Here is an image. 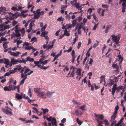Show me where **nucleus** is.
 Wrapping results in <instances>:
<instances>
[{
	"mask_svg": "<svg viewBox=\"0 0 126 126\" xmlns=\"http://www.w3.org/2000/svg\"><path fill=\"white\" fill-rule=\"evenodd\" d=\"M112 93L113 95L116 91H117L116 93L118 94L120 93V97H122L123 95V93L125 92V90L122 86H118L116 84H114L112 88Z\"/></svg>",
	"mask_w": 126,
	"mask_h": 126,
	"instance_id": "f257e3e1",
	"label": "nucleus"
},
{
	"mask_svg": "<svg viewBox=\"0 0 126 126\" xmlns=\"http://www.w3.org/2000/svg\"><path fill=\"white\" fill-rule=\"evenodd\" d=\"M114 44H112V43H111L109 45V46H112L113 49L115 50H116L118 51H119L118 49L120 48V45L119 44V43H114Z\"/></svg>",
	"mask_w": 126,
	"mask_h": 126,
	"instance_id": "f03ea898",
	"label": "nucleus"
},
{
	"mask_svg": "<svg viewBox=\"0 0 126 126\" xmlns=\"http://www.w3.org/2000/svg\"><path fill=\"white\" fill-rule=\"evenodd\" d=\"M111 37H112V40L114 43H119V41L120 37V35H118L116 36L113 34L111 35Z\"/></svg>",
	"mask_w": 126,
	"mask_h": 126,
	"instance_id": "7ed1b4c3",
	"label": "nucleus"
},
{
	"mask_svg": "<svg viewBox=\"0 0 126 126\" xmlns=\"http://www.w3.org/2000/svg\"><path fill=\"white\" fill-rule=\"evenodd\" d=\"M73 6L77 8L79 10H80V12L79 13L82 12L83 11L82 10L84 6L85 5L84 4H82L80 6V3L79 2H78L77 4H73Z\"/></svg>",
	"mask_w": 126,
	"mask_h": 126,
	"instance_id": "20e7f679",
	"label": "nucleus"
},
{
	"mask_svg": "<svg viewBox=\"0 0 126 126\" xmlns=\"http://www.w3.org/2000/svg\"><path fill=\"white\" fill-rule=\"evenodd\" d=\"M11 26L9 25H6L4 24L0 25V31H3L6 29H7L11 27Z\"/></svg>",
	"mask_w": 126,
	"mask_h": 126,
	"instance_id": "39448f33",
	"label": "nucleus"
},
{
	"mask_svg": "<svg viewBox=\"0 0 126 126\" xmlns=\"http://www.w3.org/2000/svg\"><path fill=\"white\" fill-rule=\"evenodd\" d=\"M76 68L74 66H71L70 67V70L71 72V74L69 76V77H74V75L76 72Z\"/></svg>",
	"mask_w": 126,
	"mask_h": 126,
	"instance_id": "423d86ee",
	"label": "nucleus"
},
{
	"mask_svg": "<svg viewBox=\"0 0 126 126\" xmlns=\"http://www.w3.org/2000/svg\"><path fill=\"white\" fill-rule=\"evenodd\" d=\"M122 2V12L124 13L125 12L126 7V0H120L119 2V4H121Z\"/></svg>",
	"mask_w": 126,
	"mask_h": 126,
	"instance_id": "0eeeda50",
	"label": "nucleus"
},
{
	"mask_svg": "<svg viewBox=\"0 0 126 126\" xmlns=\"http://www.w3.org/2000/svg\"><path fill=\"white\" fill-rule=\"evenodd\" d=\"M7 108L8 109H2L3 112L9 115L10 116L12 115L13 114L11 110L8 107H7Z\"/></svg>",
	"mask_w": 126,
	"mask_h": 126,
	"instance_id": "6e6552de",
	"label": "nucleus"
},
{
	"mask_svg": "<svg viewBox=\"0 0 126 126\" xmlns=\"http://www.w3.org/2000/svg\"><path fill=\"white\" fill-rule=\"evenodd\" d=\"M30 44L27 42H25L23 45L24 47L27 50H30L32 48H33L32 47H30Z\"/></svg>",
	"mask_w": 126,
	"mask_h": 126,
	"instance_id": "1a4fd4ad",
	"label": "nucleus"
},
{
	"mask_svg": "<svg viewBox=\"0 0 126 126\" xmlns=\"http://www.w3.org/2000/svg\"><path fill=\"white\" fill-rule=\"evenodd\" d=\"M30 71V69L29 67H27L26 66H25L21 69V73H24V74H26L28 72Z\"/></svg>",
	"mask_w": 126,
	"mask_h": 126,
	"instance_id": "9d476101",
	"label": "nucleus"
},
{
	"mask_svg": "<svg viewBox=\"0 0 126 126\" xmlns=\"http://www.w3.org/2000/svg\"><path fill=\"white\" fill-rule=\"evenodd\" d=\"M39 95L43 99H46L47 98V92L43 91L39 93Z\"/></svg>",
	"mask_w": 126,
	"mask_h": 126,
	"instance_id": "9b49d317",
	"label": "nucleus"
},
{
	"mask_svg": "<svg viewBox=\"0 0 126 126\" xmlns=\"http://www.w3.org/2000/svg\"><path fill=\"white\" fill-rule=\"evenodd\" d=\"M6 9L4 7H1L0 8V14L4 15L6 14Z\"/></svg>",
	"mask_w": 126,
	"mask_h": 126,
	"instance_id": "f8f14e48",
	"label": "nucleus"
},
{
	"mask_svg": "<svg viewBox=\"0 0 126 126\" xmlns=\"http://www.w3.org/2000/svg\"><path fill=\"white\" fill-rule=\"evenodd\" d=\"M117 114L113 113V115H112L110 119V122H116V121L115 120V119L117 117Z\"/></svg>",
	"mask_w": 126,
	"mask_h": 126,
	"instance_id": "ddd939ff",
	"label": "nucleus"
},
{
	"mask_svg": "<svg viewBox=\"0 0 126 126\" xmlns=\"http://www.w3.org/2000/svg\"><path fill=\"white\" fill-rule=\"evenodd\" d=\"M76 73V75L79 76L83 77V73L81 74V71L80 68H78L77 69Z\"/></svg>",
	"mask_w": 126,
	"mask_h": 126,
	"instance_id": "4468645a",
	"label": "nucleus"
},
{
	"mask_svg": "<svg viewBox=\"0 0 126 126\" xmlns=\"http://www.w3.org/2000/svg\"><path fill=\"white\" fill-rule=\"evenodd\" d=\"M11 63L12 64L14 65L19 62V61L13 58H11Z\"/></svg>",
	"mask_w": 126,
	"mask_h": 126,
	"instance_id": "2eb2a0df",
	"label": "nucleus"
},
{
	"mask_svg": "<svg viewBox=\"0 0 126 126\" xmlns=\"http://www.w3.org/2000/svg\"><path fill=\"white\" fill-rule=\"evenodd\" d=\"M34 21H32L30 24V25H29V29H30L28 30H27V32H30L31 30L32 29V27L33 26V25L34 23Z\"/></svg>",
	"mask_w": 126,
	"mask_h": 126,
	"instance_id": "dca6fc26",
	"label": "nucleus"
},
{
	"mask_svg": "<svg viewBox=\"0 0 126 126\" xmlns=\"http://www.w3.org/2000/svg\"><path fill=\"white\" fill-rule=\"evenodd\" d=\"M69 30H67V29H66L64 31V35L67 36H69L70 34L69 33Z\"/></svg>",
	"mask_w": 126,
	"mask_h": 126,
	"instance_id": "f3484780",
	"label": "nucleus"
},
{
	"mask_svg": "<svg viewBox=\"0 0 126 126\" xmlns=\"http://www.w3.org/2000/svg\"><path fill=\"white\" fill-rule=\"evenodd\" d=\"M95 116L96 118V119H98L99 120L100 119L101 120H102L104 118V116L102 115H97L95 114Z\"/></svg>",
	"mask_w": 126,
	"mask_h": 126,
	"instance_id": "a211bd4d",
	"label": "nucleus"
},
{
	"mask_svg": "<svg viewBox=\"0 0 126 126\" xmlns=\"http://www.w3.org/2000/svg\"><path fill=\"white\" fill-rule=\"evenodd\" d=\"M21 54V53L19 51H17L16 52H13L12 56L15 57H18L19 56V55Z\"/></svg>",
	"mask_w": 126,
	"mask_h": 126,
	"instance_id": "6ab92c4d",
	"label": "nucleus"
},
{
	"mask_svg": "<svg viewBox=\"0 0 126 126\" xmlns=\"http://www.w3.org/2000/svg\"><path fill=\"white\" fill-rule=\"evenodd\" d=\"M52 125L53 126H57L56 121L55 118H53V119L51 121Z\"/></svg>",
	"mask_w": 126,
	"mask_h": 126,
	"instance_id": "aec40b11",
	"label": "nucleus"
},
{
	"mask_svg": "<svg viewBox=\"0 0 126 126\" xmlns=\"http://www.w3.org/2000/svg\"><path fill=\"white\" fill-rule=\"evenodd\" d=\"M28 75L27 74H24V73H22L21 74V77L22 78H23V79L25 80L27 78V76Z\"/></svg>",
	"mask_w": 126,
	"mask_h": 126,
	"instance_id": "412c9836",
	"label": "nucleus"
},
{
	"mask_svg": "<svg viewBox=\"0 0 126 126\" xmlns=\"http://www.w3.org/2000/svg\"><path fill=\"white\" fill-rule=\"evenodd\" d=\"M4 63L7 65H10V62L8 59L5 58H3Z\"/></svg>",
	"mask_w": 126,
	"mask_h": 126,
	"instance_id": "4be33fe9",
	"label": "nucleus"
},
{
	"mask_svg": "<svg viewBox=\"0 0 126 126\" xmlns=\"http://www.w3.org/2000/svg\"><path fill=\"white\" fill-rule=\"evenodd\" d=\"M38 67L40 68L41 69L46 70L47 68H48L49 67V66H48L46 67H45L43 66H41V65L39 64L37 65Z\"/></svg>",
	"mask_w": 126,
	"mask_h": 126,
	"instance_id": "5701e85b",
	"label": "nucleus"
},
{
	"mask_svg": "<svg viewBox=\"0 0 126 126\" xmlns=\"http://www.w3.org/2000/svg\"><path fill=\"white\" fill-rule=\"evenodd\" d=\"M15 95L16 98L18 100L21 99L22 98V96L19 94L16 93Z\"/></svg>",
	"mask_w": 126,
	"mask_h": 126,
	"instance_id": "b1692460",
	"label": "nucleus"
},
{
	"mask_svg": "<svg viewBox=\"0 0 126 126\" xmlns=\"http://www.w3.org/2000/svg\"><path fill=\"white\" fill-rule=\"evenodd\" d=\"M53 93V92H47V96L49 98L51 97L52 95V94Z\"/></svg>",
	"mask_w": 126,
	"mask_h": 126,
	"instance_id": "393cba45",
	"label": "nucleus"
},
{
	"mask_svg": "<svg viewBox=\"0 0 126 126\" xmlns=\"http://www.w3.org/2000/svg\"><path fill=\"white\" fill-rule=\"evenodd\" d=\"M123 120V118H122L118 122L117 124H116L115 125L116 126H122V121Z\"/></svg>",
	"mask_w": 126,
	"mask_h": 126,
	"instance_id": "a878e982",
	"label": "nucleus"
},
{
	"mask_svg": "<svg viewBox=\"0 0 126 126\" xmlns=\"http://www.w3.org/2000/svg\"><path fill=\"white\" fill-rule=\"evenodd\" d=\"M114 83V81L112 79H110L109 81V83L108 84L109 85V86H111Z\"/></svg>",
	"mask_w": 126,
	"mask_h": 126,
	"instance_id": "bb28decb",
	"label": "nucleus"
},
{
	"mask_svg": "<svg viewBox=\"0 0 126 126\" xmlns=\"http://www.w3.org/2000/svg\"><path fill=\"white\" fill-rule=\"evenodd\" d=\"M9 14L10 16L11 17V18L12 19H14L16 18L15 16L16 15V14H13V13H10Z\"/></svg>",
	"mask_w": 126,
	"mask_h": 126,
	"instance_id": "cd10ccee",
	"label": "nucleus"
},
{
	"mask_svg": "<svg viewBox=\"0 0 126 126\" xmlns=\"http://www.w3.org/2000/svg\"><path fill=\"white\" fill-rule=\"evenodd\" d=\"M34 61V59L33 58H31L29 56H28L27 58L26 61H29L30 62L33 61Z\"/></svg>",
	"mask_w": 126,
	"mask_h": 126,
	"instance_id": "c85d7f7f",
	"label": "nucleus"
},
{
	"mask_svg": "<svg viewBox=\"0 0 126 126\" xmlns=\"http://www.w3.org/2000/svg\"><path fill=\"white\" fill-rule=\"evenodd\" d=\"M104 82H105V76H102L100 77V82L101 83H103Z\"/></svg>",
	"mask_w": 126,
	"mask_h": 126,
	"instance_id": "c756f323",
	"label": "nucleus"
},
{
	"mask_svg": "<svg viewBox=\"0 0 126 126\" xmlns=\"http://www.w3.org/2000/svg\"><path fill=\"white\" fill-rule=\"evenodd\" d=\"M118 60L120 62L119 63L120 64V63H122V62L123 61V58L121 55H118Z\"/></svg>",
	"mask_w": 126,
	"mask_h": 126,
	"instance_id": "7c9ffc66",
	"label": "nucleus"
},
{
	"mask_svg": "<svg viewBox=\"0 0 126 126\" xmlns=\"http://www.w3.org/2000/svg\"><path fill=\"white\" fill-rule=\"evenodd\" d=\"M119 109V107L117 105L115 107V111L114 112V113L115 114H117L118 113V110Z\"/></svg>",
	"mask_w": 126,
	"mask_h": 126,
	"instance_id": "2f4dec72",
	"label": "nucleus"
},
{
	"mask_svg": "<svg viewBox=\"0 0 126 126\" xmlns=\"http://www.w3.org/2000/svg\"><path fill=\"white\" fill-rule=\"evenodd\" d=\"M76 121L77 123L80 126L83 123V122L79 120L78 118H77Z\"/></svg>",
	"mask_w": 126,
	"mask_h": 126,
	"instance_id": "473e14b6",
	"label": "nucleus"
},
{
	"mask_svg": "<svg viewBox=\"0 0 126 126\" xmlns=\"http://www.w3.org/2000/svg\"><path fill=\"white\" fill-rule=\"evenodd\" d=\"M19 89H20V86L19 85L17 86H14V89L13 90H14L16 89H17V91L18 92H19Z\"/></svg>",
	"mask_w": 126,
	"mask_h": 126,
	"instance_id": "72a5a7b5",
	"label": "nucleus"
},
{
	"mask_svg": "<svg viewBox=\"0 0 126 126\" xmlns=\"http://www.w3.org/2000/svg\"><path fill=\"white\" fill-rule=\"evenodd\" d=\"M41 110L43 111V113L44 114H45L47 112H48L49 111V110L47 109H44L42 108Z\"/></svg>",
	"mask_w": 126,
	"mask_h": 126,
	"instance_id": "f704fd0d",
	"label": "nucleus"
},
{
	"mask_svg": "<svg viewBox=\"0 0 126 126\" xmlns=\"http://www.w3.org/2000/svg\"><path fill=\"white\" fill-rule=\"evenodd\" d=\"M86 107V105H84L82 106L79 107V109L84 110H85Z\"/></svg>",
	"mask_w": 126,
	"mask_h": 126,
	"instance_id": "c9c22d12",
	"label": "nucleus"
},
{
	"mask_svg": "<svg viewBox=\"0 0 126 126\" xmlns=\"http://www.w3.org/2000/svg\"><path fill=\"white\" fill-rule=\"evenodd\" d=\"M113 79H112L114 82H117L118 80V78L114 76H113Z\"/></svg>",
	"mask_w": 126,
	"mask_h": 126,
	"instance_id": "e433bc0d",
	"label": "nucleus"
},
{
	"mask_svg": "<svg viewBox=\"0 0 126 126\" xmlns=\"http://www.w3.org/2000/svg\"><path fill=\"white\" fill-rule=\"evenodd\" d=\"M72 101L73 103L75 104L78 105H80L81 104V103H80L77 102V101L75 100H73Z\"/></svg>",
	"mask_w": 126,
	"mask_h": 126,
	"instance_id": "4c0bfd02",
	"label": "nucleus"
},
{
	"mask_svg": "<svg viewBox=\"0 0 126 126\" xmlns=\"http://www.w3.org/2000/svg\"><path fill=\"white\" fill-rule=\"evenodd\" d=\"M19 26V25H17L15 27V28L16 30L15 31L16 32H18V31L20 30V29L19 27H18Z\"/></svg>",
	"mask_w": 126,
	"mask_h": 126,
	"instance_id": "58836bf2",
	"label": "nucleus"
},
{
	"mask_svg": "<svg viewBox=\"0 0 126 126\" xmlns=\"http://www.w3.org/2000/svg\"><path fill=\"white\" fill-rule=\"evenodd\" d=\"M47 25L46 24L44 25V26L42 28L41 30L42 32H44V31H45V30L47 27Z\"/></svg>",
	"mask_w": 126,
	"mask_h": 126,
	"instance_id": "ea45409f",
	"label": "nucleus"
},
{
	"mask_svg": "<svg viewBox=\"0 0 126 126\" xmlns=\"http://www.w3.org/2000/svg\"><path fill=\"white\" fill-rule=\"evenodd\" d=\"M112 67L114 68H116V70H118L119 67L117 64H113L112 65Z\"/></svg>",
	"mask_w": 126,
	"mask_h": 126,
	"instance_id": "a19ab883",
	"label": "nucleus"
},
{
	"mask_svg": "<svg viewBox=\"0 0 126 126\" xmlns=\"http://www.w3.org/2000/svg\"><path fill=\"white\" fill-rule=\"evenodd\" d=\"M48 33V32H47L46 31H44V32H42L41 34V37H43V36H45Z\"/></svg>",
	"mask_w": 126,
	"mask_h": 126,
	"instance_id": "79ce46f5",
	"label": "nucleus"
},
{
	"mask_svg": "<svg viewBox=\"0 0 126 126\" xmlns=\"http://www.w3.org/2000/svg\"><path fill=\"white\" fill-rule=\"evenodd\" d=\"M16 67L19 71H20L22 68V67H21V65L19 64L18 65H17Z\"/></svg>",
	"mask_w": 126,
	"mask_h": 126,
	"instance_id": "37998d69",
	"label": "nucleus"
},
{
	"mask_svg": "<svg viewBox=\"0 0 126 126\" xmlns=\"http://www.w3.org/2000/svg\"><path fill=\"white\" fill-rule=\"evenodd\" d=\"M63 20L64 18H63L62 16H61L57 19V20L59 22H61L62 21H63Z\"/></svg>",
	"mask_w": 126,
	"mask_h": 126,
	"instance_id": "c03bdc74",
	"label": "nucleus"
},
{
	"mask_svg": "<svg viewBox=\"0 0 126 126\" xmlns=\"http://www.w3.org/2000/svg\"><path fill=\"white\" fill-rule=\"evenodd\" d=\"M62 50H61L60 52V53L57 55H55V56L57 58L59 57L62 54Z\"/></svg>",
	"mask_w": 126,
	"mask_h": 126,
	"instance_id": "a18cd8bd",
	"label": "nucleus"
},
{
	"mask_svg": "<svg viewBox=\"0 0 126 126\" xmlns=\"http://www.w3.org/2000/svg\"><path fill=\"white\" fill-rule=\"evenodd\" d=\"M22 41L21 40H18L17 41V47H19V45L22 43Z\"/></svg>",
	"mask_w": 126,
	"mask_h": 126,
	"instance_id": "49530a36",
	"label": "nucleus"
},
{
	"mask_svg": "<svg viewBox=\"0 0 126 126\" xmlns=\"http://www.w3.org/2000/svg\"><path fill=\"white\" fill-rule=\"evenodd\" d=\"M75 51L74 50H73L71 52V55L72 58L76 57V56H75Z\"/></svg>",
	"mask_w": 126,
	"mask_h": 126,
	"instance_id": "de8ad7c7",
	"label": "nucleus"
},
{
	"mask_svg": "<svg viewBox=\"0 0 126 126\" xmlns=\"http://www.w3.org/2000/svg\"><path fill=\"white\" fill-rule=\"evenodd\" d=\"M94 18V19L96 21H98V19L97 18V17L96 16L95 14H92Z\"/></svg>",
	"mask_w": 126,
	"mask_h": 126,
	"instance_id": "09e8293b",
	"label": "nucleus"
},
{
	"mask_svg": "<svg viewBox=\"0 0 126 126\" xmlns=\"http://www.w3.org/2000/svg\"><path fill=\"white\" fill-rule=\"evenodd\" d=\"M104 122H105V126H108L109 124L107 120H104Z\"/></svg>",
	"mask_w": 126,
	"mask_h": 126,
	"instance_id": "8fccbe9b",
	"label": "nucleus"
},
{
	"mask_svg": "<svg viewBox=\"0 0 126 126\" xmlns=\"http://www.w3.org/2000/svg\"><path fill=\"white\" fill-rule=\"evenodd\" d=\"M87 78V77H85L84 78V79L82 80V84H81V85H82V83H83V82H84V83H86V84H87V81L86 80V79Z\"/></svg>",
	"mask_w": 126,
	"mask_h": 126,
	"instance_id": "3c124183",
	"label": "nucleus"
},
{
	"mask_svg": "<svg viewBox=\"0 0 126 126\" xmlns=\"http://www.w3.org/2000/svg\"><path fill=\"white\" fill-rule=\"evenodd\" d=\"M20 32L21 33L23 34V35L24 34L25 32V29L24 28H22L21 30H20Z\"/></svg>",
	"mask_w": 126,
	"mask_h": 126,
	"instance_id": "603ef678",
	"label": "nucleus"
},
{
	"mask_svg": "<svg viewBox=\"0 0 126 126\" xmlns=\"http://www.w3.org/2000/svg\"><path fill=\"white\" fill-rule=\"evenodd\" d=\"M47 50H48L49 49H51L52 48H53V46L52 45L51 46H47Z\"/></svg>",
	"mask_w": 126,
	"mask_h": 126,
	"instance_id": "864d4df0",
	"label": "nucleus"
},
{
	"mask_svg": "<svg viewBox=\"0 0 126 126\" xmlns=\"http://www.w3.org/2000/svg\"><path fill=\"white\" fill-rule=\"evenodd\" d=\"M36 38L35 37H33L32 38L31 40V42H33V43L36 40Z\"/></svg>",
	"mask_w": 126,
	"mask_h": 126,
	"instance_id": "5fc2aeb1",
	"label": "nucleus"
},
{
	"mask_svg": "<svg viewBox=\"0 0 126 126\" xmlns=\"http://www.w3.org/2000/svg\"><path fill=\"white\" fill-rule=\"evenodd\" d=\"M96 120L97 122L99 123V125H101L103 123V122L100 121L98 119H96Z\"/></svg>",
	"mask_w": 126,
	"mask_h": 126,
	"instance_id": "6e6d98bb",
	"label": "nucleus"
},
{
	"mask_svg": "<svg viewBox=\"0 0 126 126\" xmlns=\"http://www.w3.org/2000/svg\"><path fill=\"white\" fill-rule=\"evenodd\" d=\"M23 8V7L21 6H17V10L18 11L20 10H21Z\"/></svg>",
	"mask_w": 126,
	"mask_h": 126,
	"instance_id": "4d7b16f0",
	"label": "nucleus"
},
{
	"mask_svg": "<svg viewBox=\"0 0 126 126\" xmlns=\"http://www.w3.org/2000/svg\"><path fill=\"white\" fill-rule=\"evenodd\" d=\"M46 119L49 121H51L53 119V118H52L51 116H50L49 118L47 117Z\"/></svg>",
	"mask_w": 126,
	"mask_h": 126,
	"instance_id": "13d9d810",
	"label": "nucleus"
},
{
	"mask_svg": "<svg viewBox=\"0 0 126 126\" xmlns=\"http://www.w3.org/2000/svg\"><path fill=\"white\" fill-rule=\"evenodd\" d=\"M4 90L5 91H11V90L9 89L7 87H4Z\"/></svg>",
	"mask_w": 126,
	"mask_h": 126,
	"instance_id": "bf43d9fd",
	"label": "nucleus"
},
{
	"mask_svg": "<svg viewBox=\"0 0 126 126\" xmlns=\"http://www.w3.org/2000/svg\"><path fill=\"white\" fill-rule=\"evenodd\" d=\"M67 5H66L65 6L62 5L61 6V8L62 9L65 10L67 8Z\"/></svg>",
	"mask_w": 126,
	"mask_h": 126,
	"instance_id": "052dcab7",
	"label": "nucleus"
},
{
	"mask_svg": "<svg viewBox=\"0 0 126 126\" xmlns=\"http://www.w3.org/2000/svg\"><path fill=\"white\" fill-rule=\"evenodd\" d=\"M40 90V88H34V91L36 93L39 91Z\"/></svg>",
	"mask_w": 126,
	"mask_h": 126,
	"instance_id": "680f3d73",
	"label": "nucleus"
},
{
	"mask_svg": "<svg viewBox=\"0 0 126 126\" xmlns=\"http://www.w3.org/2000/svg\"><path fill=\"white\" fill-rule=\"evenodd\" d=\"M92 9L91 8H89L87 11V12L89 13V14H91L92 12Z\"/></svg>",
	"mask_w": 126,
	"mask_h": 126,
	"instance_id": "e2e57ef3",
	"label": "nucleus"
},
{
	"mask_svg": "<svg viewBox=\"0 0 126 126\" xmlns=\"http://www.w3.org/2000/svg\"><path fill=\"white\" fill-rule=\"evenodd\" d=\"M25 80H24V79H23L22 80H21L20 82V83L19 84V86H20V85H23L24 84Z\"/></svg>",
	"mask_w": 126,
	"mask_h": 126,
	"instance_id": "0e129e2a",
	"label": "nucleus"
},
{
	"mask_svg": "<svg viewBox=\"0 0 126 126\" xmlns=\"http://www.w3.org/2000/svg\"><path fill=\"white\" fill-rule=\"evenodd\" d=\"M17 22L15 21H13L12 22V25L13 26H15L17 24Z\"/></svg>",
	"mask_w": 126,
	"mask_h": 126,
	"instance_id": "69168bd1",
	"label": "nucleus"
},
{
	"mask_svg": "<svg viewBox=\"0 0 126 126\" xmlns=\"http://www.w3.org/2000/svg\"><path fill=\"white\" fill-rule=\"evenodd\" d=\"M69 68H68L67 66H66L63 70L64 71H65V70L67 71H68L69 70Z\"/></svg>",
	"mask_w": 126,
	"mask_h": 126,
	"instance_id": "338daca9",
	"label": "nucleus"
},
{
	"mask_svg": "<svg viewBox=\"0 0 126 126\" xmlns=\"http://www.w3.org/2000/svg\"><path fill=\"white\" fill-rule=\"evenodd\" d=\"M44 60V59L43 58H41L39 59V63H40L42 64L43 63V61Z\"/></svg>",
	"mask_w": 126,
	"mask_h": 126,
	"instance_id": "774afa93",
	"label": "nucleus"
}]
</instances>
